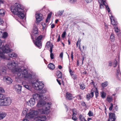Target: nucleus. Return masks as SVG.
I'll list each match as a JSON object with an SVG mask.
<instances>
[{"label":"nucleus","instance_id":"obj_36","mask_svg":"<svg viewBox=\"0 0 121 121\" xmlns=\"http://www.w3.org/2000/svg\"><path fill=\"white\" fill-rule=\"evenodd\" d=\"M107 101L109 103H110L112 101V98L110 97H107Z\"/></svg>","mask_w":121,"mask_h":121},{"label":"nucleus","instance_id":"obj_62","mask_svg":"<svg viewBox=\"0 0 121 121\" xmlns=\"http://www.w3.org/2000/svg\"><path fill=\"white\" fill-rule=\"evenodd\" d=\"M36 121H45V120H42L41 119H37Z\"/></svg>","mask_w":121,"mask_h":121},{"label":"nucleus","instance_id":"obj_2","mask_svg":"<svg viewBox=\"0 0 121 121\" xmlns=\"http://www.w3.org/2000/svg\"><path fill=\"white\" fill-rule=\"evenodd\" d=\"M32 33V34H31L32 39L33 41H35L34 39H35V44L39 48H41L42 46L41 41L43 38V36L40 35L37 37L39 35L38 30L35 24H34Z\"/></svg>","mask_w":121,"mask_h":121},{"label":"nucleus","instance_id":"obj_19","mask_svg":"<svg viewBox=\"0 0 121 121\" xmlns=\"http://www.w3.org/2000/svg\"><path fill=\"white\" fill-rule=\"evenodd\" d=\"M40 101L37 103V106L38 107H40L44 105L45 103V102L43 101L44 99Z\"/></svg>","mask_w":121,"mask_h":121},{"label":"nucleus","instance_id":"obj_48","mask_svg":"<svg viewBox=\"0 0 121 121\" xmlns=\"http://www.w3.org/2000/svg\"><path fill=\"white\" fill-rule=\"evenodd\" d=\"M110 104L111 105V106L109 108V109L110 110H112V109L113 105L112 103H111Z\"/></svg>","mask_w":121,"mask_h":121},{"label":"nucleus","instance_id":"obj_46","mask_svg":"<svg viewBox=\"0 0 121 121\" xmlns=\"http://www.w3.org/2000/svg\"><path fill=\"white\" fill-rule=\"evenodd\" d=\"M81 39H80V40L79 41V49H80V51H81V52H82V50L81 49V47H80V44H81L80 42H81Z\"/></svg>","mask_w":121,"mask_h":121},{"label":"nucleus","instance_id":"obj_64","mask_svg":"<svg viewBox=\"0 0 121 121\" xmlns=\"http://www.w3.org/2000/svg\"><path fill=\"white\" fill-rule=\"evenodd\" d=\"M108 65L110 66H111L112 65V63L111 61L109 62V64Z\"/></svg>","mask_w":121,"mask_h":121},{"label":"nucleus","instance_id":"obj_55","mask_svg":"<svg viewBox=\"0 0 121 121\" xmlns=\"http://www.w3.org/2000/svg\"><path fill=\"white\" fill-rule=\"evenodd\" d=\"M81 104L83 106H86V105L85 103L84 102L82 103Z\"/></svg>","mask_w":121,"mask_h":121},{"label":"nucleus","instance_id":"obj_6","mask_svg":"<svg viewBox=\"0 0 121 121\" xmlns=\"http://www.w3.org/2000/svg\"><path fill=\"white\" fill-rule=\"evenodd\" d=\"M3 97L4 103V106H6L9 105L11 103V100L9 97H6L3 95Z\"/></svg>","mask_w":121,"mask_h":121},{"label":"nucleus","instance_id":"obj_41","mask_svg":"<svg viewBox=\"0 0 121 121\" xmlns=\"http://www.w3.org/2000/svg\"><path fill=\"white\" fill-rule=\"evenodd\" d=\"M72 77L74 80L77 79V76L76 74H73L72 76Z\"/></svg>","mask_w":121,"mask_h":121},{"label":"nucleus","instance_id":"obj_16","mask_svg":"<svg viewBox=\"0 0 121 121\" xmlns=\"http://www.w3.org/2000/svg\"><path fill=\"white\" fill-rule=\"evenodd\" d=\"M111 21V23L113 25H117V22L116 21L114 18V17L112 15L110 16Z\"/></svg>","mask_w":121,"mask_h":121},{"label":"nucleus","instance_id":"obj_51","mask_svg":"<svg viewBox=\"0 0 121 121\" xmlns=\"http://www.w3.org/2000/svg\"><path fill=\"white\" fill-rule=\"evenodd\" d=\"M50 42L49 41H48L46 43V46L48 47H49L50 45Z\"/></svg>","mask_w":121,"mask_h":121},{"label":"nucleus","instance_id":"obj_17","mask_svg":"<svg viewBox=\"0 0 121 121\" xmlns=\"http://www.w3.org/2000/svg\"><path fill=\"white\" fill-rule=\"evenodd\" d=\"M94 92L91 91V94L88 93L86 95V98L88 101L90 99L94 96Z\"/></svg>","mask_w":121,"mask_h":121},{"label":"nucleus","instance_id":"obj_24","mask_svg":"<svg viewBox=\"0 0 121 121\" xmlns=\"http://www.w3.org/2000/svg\"><path fill=\"white\" fill-rule=\"evenodd\" d=\"M56 74L58 78H62V73L59 70L57 71H56Z\"/></svg>","mask_w":121,"mask_h":121},{"label":"nucleus","instance_id":"obj_49","mask_svg":"<svg viewBox=\"0 0 121 121\" xmlns=\"http://www.w3.org/2000/svg\"><path fill=\"white\" fill-rule=\"evenodd\" d=\"M4 92V89L0 87V93Z\"/></svg>","mask_w":121,"mask_h":121},{"label":"nucleus","instance_id":"obj_63","mask_svg":"<svg viewBox=\"0 0 121 121\" xmlns=\"http://www.w3.org/2000/svg\"><path fill=\"white\" fill-rule=\"evenodd\" d=\"M58 68L59 69H61L62 68V66H61V65H59L58 66Z\"/></svg>","mask_w":121,"mask_h":121},{"label":"nucleus","instance_id":"obj_25","mask_svg":"<svg viewBox=\"0 0 121 121\" xmlns=\"http://www.w3.org/2000/svg\"><path fill=\"white\" fill-rule=\"evenodd\" d=\"M48 66L50 69H53L55 68V65L52 63L49 64L48 65Z\"/></svg>","mask_w":121,"mask_h":121},{"label":"nucleus","instance_id":"obj_9","mask_svg":"<svg viewBox=\"0 0 121 121\" xmlns=\"http://www.w3.org/2000/svg\"><path fill=\"white\" fill-rule=\"evenodd\" d=\"M42 14L40 13H38L37 14H36L35 17L37 21V23H39V22L42 20Z\"/></svg>","mask_w":121,"mask_h":121},{"label":"nucleus","instance_id":"obj_18","mask_svg":"<svg viewBox=\"0 0 121 121\" xmlns=\"http://www.w3.org/2000/svg\"><path fill=\"white\" fill-rule=\"evenodd\" d=\"M115 114L111 112L109 113V118L112 120L114 119V120H115L116 118L115 117Z\"/></svg>","mask_w":121,"mask_h":121},{"label":"nucleus","instance_id":"obj_26","mask_svg":"<svg viewBox=\"0 0 121 121\" xmlns=\"http://www.w3.org/2000/svg\"><path fill=\"white\" fill-rule=\"evenodd\" d=\"M80 89L82 90H83L85 88V86L83 83H82L79 84Z\"/></svg>","mask_w":121,"mask_h":121},{"label":"nucleus","instance_id":"obj_54","mask_svg":"<svg viewBox=\"0 0 121 121\" xmlns=\"http://www.w3.org/2000/svg\"><path fill=\"white\" fill-rule=\"evenodd\" d=\"M85 0L87 3H90L92 0Z\"/></svg>","mask_w":121,"mask_h":121},{"label":"nucleus","instance_id":"obj_1","mask_svg":"<svg viewBox=\"0 0 121 121\" xmlns=\"http://www.w3.org/2000/svg\"><path fill=\"white\" fill-rule=\"evenodd\" d=\"M17 64L13 61L9 62L7 66L8 68L12 71H16L17 72V76L19 78L24 79H32V75L31 74L28 73L27 71L25 69L22 70L21 69H17Z\"/></svg>","mask_w":121,"mask_h":121},{"label":"nucleus","instance_id":"obj_50","mask_svg":"<svg viewBox=\"0 0 121 121\" xmlns=\"http://www.w3.org/2000/svg\"><path fill=\"white\" fill-rule=\"evenodd\" d=\"M73 51H72L71 52V58L72 60H73Z\"/></svg>","mask_w":121,"mask_h":121},{"label":"nucleus","instance_id":"obj_52","mask_svg":"<svg viewBox=\"0 0 121 121\" xmlns=\"http://www.w3.org/2000/svg\"><path fill=\"white\" fill-rule=\"evenodd\" d=\"M95 94L96 98H97L98 96V92L97 91H95Z\"/></svg>","mask_w":121,"mask_h":121},{"label":"nucleus","instance_id":"obj_59","mask_svg":"<svg viewBox=\"0 0 121 121\" xmlns=\"http://www.w3.org/2000/svg\"><path fill=\"white\" fill-rule=\"evenodd\" d=\"M79 40H78V41L77 42V43H76V46H77V47H78V43L79 44V41L80 40H79Z\"/></svg>","mask_w":121,"mask_h":121},{"label":"nucleus","instance_id":"obj_60","mask_svg":"<svg viewBox=\"0 0 121 121\" xmlns=\"http://www.w3.org/2000/svg\"><path fill=\"white\" fill-rule=\"evenodd\" d=\"M56 80H57V82H58V83L60 85H61V83L60 82V80H59L57 79H56Z\"/></svg>","mask_w":121,"mask_h":121},{"label":"nucleus","instance_id":"obj_44","mask_svg":"<svg viewBox=\"0 0 121 121\" xmlns=\"http://www.w3.org/2000/svg\"><path fill=\"white\" fill-rule=\"evenodd\" d=\"M69 72L70 73V74L72 76L73 74V71L71 70V69H70L69 67Z\"/></svg>","mask_w":121,"mask_h":121},{"label":"nucleus","instance_id":"obj_47","mask_svg":"<svg viewBox=\"0 0 121 121\" xmlns=\"http://www.w3.org/2000/svg\"><path fill=\"white\" fill-rule=\"evenodd\" d=\"M72 119L74 121H76L77 119V118L75 116H73L72 117Z\"/></svg>","mask_w":121,"mask_h":121},{"label":"nucleus","instance_id":"obj_53","mask_svg":"<svg viewBox=\"0 0 121 121\" xmlns=\"http://www.w3.org/2000/svg\"><path fill=\"white\" fill-rule=\"evenodd\" d=\"M70 2L72 3H74L77 0H70Z\"/></svg>","mask_w":121,"mask_h":121},{"label":"nucleus","instance_id":"obj_4","mask_svg":"<svg viewBox=\"0 0 121 121\" xmlns=\"http://www.w3.org/2000/svg\"><path fill=\"white\" fill-rule=\"evenodd\" d=\"M32 83L33 86H34L37 90H39V93L40 94L44 93L47 91V89L46 88L42 90L44 85L41 82H39L37 80L35 79L32 81Z\"/></svg>","mask_w":121,"mask_h":121},{"label":"nucleus","instance_id":"obj_45","mask_svg":"<svg viewBox=\"0 0 121 121\" xmlns=\"http://www.w3.org/2000/svg\"><path fill=\"white\" fill-rule=\"evenodd\" d=\"M54 55L53 53L50 54V57L51 59H53L54 58Z\"/></svg>","mask_w":121,"mask_h":121},{"label":"nucleus","instance_id":"obj_37","mask_svg":"<svg viewBox=\"0 0 121 121\" xmlns=\"http://www.w3.org/2000/svg\"><path fill=\"white\" fill-rule=\"evenodd\" d=\"M88 115L89 117H90L93 116V114L91 111H89L88 113Z\"/></svg>","mask_w":121,"mask_h":121},{"label":"nucleus","instance_id":"obj_32","mask_svg":"<svg viewBox=\"0 0 121 121\" xmlns=\"http://www.w3.org/2000/svg\"><path fill=\"white\" fill-rule=\"evenodd\" d=\"M64 11V10L59 11L57 13L58 16H61L62 15Z\"/></svg>","mask_w":121,"mask_h":121},{"label":"nucleus","instance_id":"obj_5","mask_svg":"<svg viewBox=\"0 0 121 121\" xmlns=\"http://www.w3.org/2000/svg\"><path fill=\"white\" fill-rule=\"evenodd\" d=\"M45 104L46 106L45 109L42 108L39 109V112L40 114H48L49 113L51 104H50L49 103H46Z\"/></svg>","mask_w":121,"mask_h":121},{"label":"nucleus","instance_id":"obj_21","mask_svg":"<svg viewBox=\"0 0 121 121\" xmlns=\"http://www.w3.org/2000/svg\"><path fill=\"white\" fill-rule=\"evenodd\" d=\"M66 97L67 99L69 100H71L73 99L72 94L68 92L66 93Z\"/></svg>","mask_w":121,"mask_h":121},{"label":"nucleus","instance_id":"obj_43","mask_svg":"<svg viewBox=\"0 0 121 121\" xmlns=\"http://www.w3.org/2000/svg\"><path fill=\"white\" fill-rule=\"evenodd\" d=\"M105 6L108 11V13H109L110 11V10L109 8L107 5H105Z\"/></svg>","mask_w":121,"mask_h":121},{"label":"nucleus","instance_id":"obj_10","mask_svg":"<svg viewBox=\"0 0 121 121\" xmlns=\"http://www.w3.org/2000/svg\"><path fill=\"white\" fill-rule=\"evenodd\" d=\"M7 56L9 57H6V60H11V58L13 57H17V55L15 53H13L11 54L9 53L7 54Z\"/></svg>","mask_w":121,"mask_h":121},{"label":"nucleus","instance_id":"obj_22","mask_svg":"<svg viewBox=\"0 0 121 121\" xmlns=\"http://www.w3.org/2000/svg\"><path fill=\"white\" fill-rule=\"evenodd\" d=\"M22 84L23 85V86L27 89L29 90H30L31 89V86L28 85L27 84H26L25 82H23Z\"/></svg>","mask_w":121,"mask_h":121},{"label":"nucleus","instance_id":"obj_33","mask_svg":"<svg viewBox=\"0 0 121 121\" xmlns=\"http://www.w3.org/2000/svg\"><path fill=\"white\" fill-rule=\"evenodd\" d=\"M8 35V34L6 32H4L2 34V37L3 38H6Z\"/></svg>","mask_w":121,"mask_h":121},{"label":"nucleus","instance_id":"obj_8","mask_svg":"<svg viewBox=\"0 0 121 121\" xmlns=\"http://www.w3.org/2000/svg\"><path fill=\"white\" fill-rule=\"evenodd\" d=\"M6 68L4 66H1L0 67V76H4L6 74Z\"/></svg>","mask_w":121,"mask_h":121},{"label":"nucleus","instance_id":"obj_13","mask_svg":"<svg viewBox=\"0 0 121 121\" xmlns=\"http://www.w3.org/2000/svg\"><path fill=\"white\" fill-rule=\"evenodd\" d=\"M33 96L34 98H35L37 99H39L40 100L41 99L43 100V95L41 94H38L37 93H36L35 94H34L33 95Z\"/></svg>","mask_w":121,"mask_h":121},{"label":"nucleus","instance_id":"obj_29","mask_svg":"<svg viewBox=\"0 0 121 121\" xmlns=\"http://www.w3.org/2000/svg\"><path fill=\"white\" fill-rule=\"evenodd\" d=\"M85 117L81 114L79 116V120L80 121H83L85 119Z\"/></svg>","mask_w":121,"mask_h":121},{"label":"nucleus","instance_id":"obj_58","mask_svg":"<svg viewBox=\"0 0 121 121\" xmlns=\"http://www.w3.org/2000/svg\"><path fill=\"white\" fill-rule=\"evenodd\" d=\"M55 26L54 24H52L51 26V28L52 29H53Z\"/></svg>","mask_w":121,"mask_h":121},{"label":"nucleus","instance_id":"obj_61","mask_svg":"<svg viewBox=\"0 0 121 121\" xmlns=\"http://www.w3.org/2000/svg\"><path fill=\"white\" fill-rule=\"evenodd\" d=\"M115 31L116 32H118V27L116 28L115 29Z\"/></svg>","mask_w":121,"mask_h":121},{"label":"nucleus","instance_id":"obj_40","mask_svg":"<svg viewBox=\"0 0 121 121\" xmlns=\"http://www.w3.org/2000/svg\"><path fill=\"white\" fill-rule=\"evenodd\" d=\"M52 15V13H50L48 14L47 18L50 19L51 18Z\"/></svg>","mask_w":121,"mask_h":121},{"label":"nucleus","instance_id":"obj_31","mask_svg":"<svg viewBox=\"0 0 121 121\" xmlns=\"http://www.w3.org/2000/svg\"><path fill=\"white\" fill-rule=\"evenodd\" d=\"M114 35L112 33L111 35L110 36V40L112 42H113L114 40Z\"/></svg>","mask_w":121,"mask_h":121},{"label":"nucleus","instance_id":"obj_57","mask_svg":"<svg viewBox=\"0 0 121 121\" xmlns=\"http://www.w3.org/2000/svg\"><path fill=\"white\" fill-rule=\"evenodd\" d=\"M60 35H59L58 36V39H57V42H59L60 41Z\"/></svg>","mask_w":121,"mask_h":121},{"label":"nucleus","instance_id":"obj_15","mask_svg":"<svg viewBox=\"0 0 121 121\" xmlns=\"http://www.w3.org/2000/svg\"><path fill=\"white\" fill-rule=\"evenodd\" d=\"M3 79L4 80L6 81V82L9 84L12 83L13 80L10 77H4Z\"/></svg>","mask_w":121,"mask_h":121},{"label":"nucleus","instance_id":"obj_11","mask_svg":"<svg viewBox=\"0 0 121 121\" xmlns=\"http://www.w3.org/2000/svg\"><path fill=\"white\" fill-rule=\"evenodd\" d=\"M16 91L19 94L20 93L21 91L22 86L19 84H16L14 86Z\"/></svg>","mask_w":121,"mask_h":121},{"label":"nucleus","instance_id":"obj_30","mask_svg":"<svg viewBox=\"0 0 121 121\" xmlns=\"http://www.w3.org/2000/svg\"><path fill=\"white\" fill-rule=\"evenodd\" d=\"M73 114L72 116H75L77 115V112L75 109H72Z\"/></svg>","mask_w":121,"mask_h":121},{"label":"nucleus","instance_id":"obj_20","mask_svg":"<svg viewBox=\"0 0 121 121\" xmlns=\"http://www.w3.org/2000/svg\"><path fill=\"white\" fill-rule=\"evenodd\" d=\"M3 95L0 93V106H4Z\"/></svg>","mask_w":121,"mask_h":121},{"label":"nucleus","instance_id":"obj_56","mask_svg":"<svg viewBox=\"0 0 121 121\" xmlns=\"http://www.w3.org/2000/svg\"><path fill=\"white\" fill-rule=\"evenodd\" d=\"M63 53L62 52L60 55V56L61 58H62L63 56Z\"/></svg>","mask_w":121,"mask_h":121},{"label":"nucleus","instance_id":"obj_27","mask_svg":"<svg viewBox=\"0 0 121 121\" xmlns=\"http://www.w3.org/2000/svg\"><path fill=\"white\" fill-rule=\"evenodd\" d=\"M5 14V11L3 9H0V16H4Z\"/></svg>","mask_w":121,"mask_h":121},{"label":"nucleus","instance_id":"obj_14","mask_svg":"<svg viewBox=\"0 0 121 121\" xmlns=\"http://www.w3.org/2000/svg\"><path fill=\"white\" fill-rule=\"evenodd\" d=\"M118 69L117 70L116 72V78H118V80H120L121 79V74L120 70L119 69V65H118Z\"/></svg>","mask_w":121,"mask_h":121},{"label":"nucleus","instance_id":"obj_39","mask_svg":"<svg viewBox=\"0 0 121 121\" xmlns=\"http://www.w3.org/2000/svg\"><path fill=\"white\" fill-rule=\"evenodd\" d=\"M66 34V31H64L62 35L61 36L63 38H65V35Z\"/></svg>","mask_w":121,"mask_h":121},{"label":"nucleus","instance_id":"obj_34","mask_svg":"<svg viewBox=\"0 0 121 121\" xmlns=\"http://www.w3.org/2000/svg\"><path fill=\"white\" fill-rule=\"evenodd\" d=\"M27 112L26 110L24 109L22 112V115L23 116L25 115H26V116H27Z\"/></svg>","mask_w":121,"mask_h":121},{"label":"nucleus","instance_id":"obj_38","mask_svg":"<svg viewBox=\"0 0 121 121\" xmlns=\"http://www.w3.org/2000/svg\"><path fill=\"white\" fill-rule=\"evenodd\" d=\"M117 60H115L114 63L113 64V66L114 67H115L117 65Z\"/></svg>","mask_w":121,"mask_h":121},{"label":"nucleus","instance_id":"obj_3","mask_svg":"<svg viewBox=\"0 0 121 121\" xmlns=\"http://www.w3.org/2000/svg\"><path fill=\"white\" fill-rule=\"evenodd\" d=\"M11 11L15 15H17L21 19H23L25 16L23 13V9L22 8L20 4H18L16 6L11 7Z\"/></svg>","mask_w":121,"mask_h":121},{"label":"nucleus","instance_id":"obj_28","mask_svg":"<svg viewBox=\"0 0 121 121\" xmlns=\"http://www.w3.org/2000/svg\"><path fill=\"white\" fill-rule=\"evenodd\" d=\"M101 96L103 98H106V94L103 91L101 92Z\"/></svg>","mask_w":121,"mask_h":121},{"label":"nucleus","instance_id":"obj_7","mask_svg":"<svg viewBox=\"0 0 121 121\" xmlns=\"http://www.w3.org/2000/svg\"><path fill=\"white\" fill-rule=\"evenodd\" d=\"M38 114V112L37 111L33 110L29 112L27 115V117L29 118H33Z\"/></svg>","mask_w":121,"mask_h":121},{"label":"nucleus","instance_id":"obj_12","mask_svg":"<svg viewBox=\"0 0 121 121\" xmlns=\"http://www.w3.org/2000/svg\"><path fill=\"white\" fill-rule=\"evenodd\" d=\"M27 103L28 105L30 106H33L35 103V99L34 98H31Z\"/></svg>","mask_w":121,"mask_h":121},{"label":"nucleus","instance_id":"obj_23","mask_svg":"<svg viewBox=\"0 0 121 121\" xmlns=\"http://www.w3.org/2000/svg\"><path fill=\"white\" fill-rule=\"evenodd\" d=\"M6 115V113L0 112V120L3 119Z\"/></svg>","mask_w":121,"mask_h":121},{"label":"nucleus","instance_id":"obj_35","mask_svg":"<svg viewBox=\"0 0 121 121\" xmlns=\"http://www.w3.org/2000/svg\"><path fill=\"white\" fill-rule=\"evenodd\" d=\"M108 83L107 82H105L101 84V86L103 87H104L107 86Z\"/></svg>","mask_w":121,"mask_h":121},{"label":"nucleus","instance_id":"obj_42","mask_svg":"<svg viewBox=\"0 0 121 121\" xmlns=\"http://www.w3.org/2000/svg\"><path fill=\"white\" fill-rule=\"evenodd\" d=\"M76 98L78 99L81 100L82 99L81 96L80 95H78L76 96Z\"/></svg>","mask_w":121,"mask_h":121}]
</instances>
